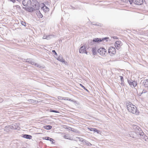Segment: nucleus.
I'll use <instances>...</instances> for the list:
<instances>
[{
  "instance_id": "obj_1",
  "label": "nucleus",
  "mask_w": 148,
  "mask_h": 148,
  "mask_svg": "<svg viewBox=\"0 0 148 148\" xmlns=\"http://www.w3.org/2000/svg\"><path fill=\"white\" fill-rule=\"evenodd\" d=\"M126 105L127 110L129 112L136 115L139 114V112L137 110V108L135 106L130 102L126 103Z\"/></svg>"
},
{
  "instance_id": "obj_2",
  "label": "nucleus",
  "mask_w": 148,
  "mask_h": 148,
  "mask_svg": "<svg viewBox=\"0 0 148 148\" xmlns=\"http://www.w3.org/2000/svg\"><path fill=\"white\" fill-rule=\"evenodd\" d=\"M133 128L134 130L136 132L138 133V134L140 136H143L144 134V133L142 131L141 129L139 126L134 125H133Z\"/></svg>"
},
{
  "instance_id": "obj_3",
  "label": "nucleus",
  "mask_w": 148,
  "mask_h": 148,
  "mask_svg": "<svg viewBox=\"0 0 148 148\" xmlns=\"http://www.w3.org/2000/svg\"><path fill=\"white\" fill-rule=\"evenodd\" d=\"M32 1L33 2L31 5L33 6L32 7L34 11L36 10H38L40 7L39 3L36 0H33Z\"/></svg>"
},
{
  "instance_id": "obj_4",
  "label": "nucleus",
  "mask_w": 148,
  "mask_h": 148,
  "mask_svg": "<svg viewBox=\"0 0 148 148\" xmlns=\"http://www.w3.org/2000/svg\"><path fill=\"white\" fill-rule=\"evenodd\" d=\"M108 52L111 56L115 55L116 53V50L115 47H110L108 49Z\"/></svg>"
},
{
  "instance_id": "obj_5",
  "label": "nucleus",
  "mask_w": 148,
  "mask_h": 148,
  "mask_svg": "<svg viewBox=\"0 0 148 148\" xmlns=\"http://www.w3.org/2000/svg\"><path fill=\"white\" fill-rule=\"evenodd\" d=\"M98 52L101 55L104 56L107 54L106 50L104 48H100L98 50Z\"/></svg>"
},
{
  "instance_id": "obj_6",
  "label": "nucleus",
  "mask_w": 148,
  "mask_h": 148,
  "mask_svg": "<svg viewBox=\"0 0 148 148\" xmlns=\"http://www.w3.org/2000/svg\"><path fill=\"white\" fill-rule=\"evenodd\" d=\"M127 82L131 87L133 86V87H135L137 85V82L135 81H133L131 79H127Z\"/></svg>"
},
{
  "instance_id": "obj_7",
  "label": "nucleus",
  "mask_w": 148,
  "mask_h": 148,
  "mask_svg": "<svg viewBox=\"0 0 148 148\" xmlns=\"http://www.w3.org/2000/svg\"><path fill=\"white\" fill-rule=\"evenodd\" d=\"M32 3L30 0H23V4L25 6H27L31 5Z\"/></svg>"
},
{
  "instance_id": "obj_8",
  "label": "nucleus",
  "mask_w": 148,
  "mask_h": 148,
  "mask_svg": "<svg viewBox=\"0 0 148 148\" xmlns=\"http://www.w3.org/2000/svg\"><path fill=\"white\" fill-rule=\"evenodd\" d=\"M122 45V42L120 41H116L114 45L115 47L117 49H119Z\"/></svg>"
},
{
  "instance_id": "obj_9",
  "label": "nucleus",
  "mask_w": 148,
  "mask_h": 148,
  "mask_svg": "<svg viewBox=\"0 0 148 148\" xmlns=\"http://www.w3.org/2000/svg\"><path fill=\"white\" fill-rule=\"evenodd\" d=\"M138 134V133L134 132H131L129 134L130 136L133 138H136Z\"/></svg>"
},
{
  "instance_id": "obj_10",
  "label": "nucleus",
  "mask_w": 148,
  "mask_h": 148,
  "mask_svg": "<svg viewBox=\"0 0 148 148\" xmlns=\"http://www.w3.org/2000/svg\"><path fill=\"white\" fill-rule=\"evenodd\" d=\"M133 2L137 5H141L143 3V0H133Z\"/></svg>"
},
{
  "instance_id": "obj_11",
  "label": "nucleus",
  "mask_w": 148,
  "mask_h": 148,
  "mask_svg": "<svg viewBox=\"0 0 148 148\" xmlns=\"http://www.w3.org/2000/svg\"><path fill=\"white\" fill-rule=\"evenodd\" d=\"M86 46L84 45L81 47L79 49V51L80 53H84L85 51Z\"/></svg>"
},
{
  "instance_id": "obj_12",
  "label": "nucleus",
  "mask_w": 148,
  "mask_h": 148,
  "mask_svg": "<svg viewBox=\"0 0 148 148\" xmlns=\"http://www.w3.org/2000/svg\"><path fill=\"white\" fill-rule=\"evenodd\" d=\"M10 125V128L11 130H18V127L16 125Z\"/></svg>"
},
{
  "instance_id": "obj_13",
  "label": "nucleus",
  "mask_w": 148,
  "mask_h": 148,
  "mask_svg": "<svg viewBox=\"0 0 148 148\" xmlns=\"http://www.w3.org/2000/svg\"><path fill=\"white\" fill-rule=\"evenodd\" d=\"M82 144L84 145H86L87 146H91L92 145L88 141L84 139L82 142Z\"/></svg>"
},
{
  "instance_id": "obj_14",
  "label": "nucleus",
  "mask_w": 148,
  "mask_h": 148,
  "mask_svg": "<svg viewBox=\"0 0 148 148\" xmlns=\"http://www.w3.org/2000/svg\"><path fill=\"white\" fill-rule=\"evenodd\" d=\"M22 136L24 138L28 139H31L32 137V136L26 134H22Z\"/></svg>"
},
{
  "instance_id": "obj_15",
  "label": "nucleus",
  "mask_w": 148,
  "mask_h": 148,
  "mask_svg": "<svg viewBox=\"0 0 148 148\" xmlns=\"http://www.w3.org/2000/svg\"><path fill=\"white\" fill-rule=\"evenodd\" d=\"M11 128H10V125L6 126L4 128V131L7 132H9L10 131Z\"/></svg>"
},
{
  "instance_id": "obj_16",
  "label": "nucleus",
  "mask_w": 148,
  "mask_h": 148,
  "mask_svg": "<svg viewBox=\"0 0 148 148\" xmlns=\"http://www.w3.org/2000/svg\"><path fill=\"white\" fill-rule=\"evenodd\" d=\"M25 10L27 11L32 12L34 11L32 7H29L27 8H25Z\"/></svg>"
},
{
  "instance_id": "obj_17",
  "label": "nucleus",
  "mask_w": 148,
  "mask_h": 148,
  "mask_svg": "<svg viewBox=\"0 0 148 148\" xmlns=\"http://www.w3.org/2000/svg\"><path fill=\"white\" fill-rule=\"evenodd\" d=\"M69 130L71 131L74 132H76L77 133H79V131L76 129L70 127H69Z\"/></svg>"
},
{
  "instance_id": "obj_18",
  "label": "nucleus",
  "mask_w": 148,
  "mask_h": 148,
  "mask_svg": "<svg viewBox=\"0 0 148 148\" xmlns=\"http://www.w3.org/2000/svg\"><path fill=\"white\" fill-rule=\"evenodd\" d=\"M57 59L59 61L62 62H65V60L64 59L62 56H59V57L57 58Z\"/></svg>"
},
{
  "instance_id": "obj_19",
  "label": "nucleus",
  "mask_w": 148,
  "mask_h": 148,
  "mask_svg": "<svg viewBox=\"0 0 148 148\" xmlns=\"http://www.w3.org/2000/svg\"><path fill=\"white\" fill-rule=\"evenodd\" d=\"M102 41V40L101 38H96L93 39V41L97 43H99Z\"/></svg>"
},
{
  "instance_id": "obj_20",
  "label": "nucleus",
  "mask_w": 148,
  "mask_h": 148,
  "mask_svg": "<svg viewBox=\"0 0 148 148\" xmlns=\"http://www.w3.org/2000/svg\"><path fill=\"white\" fill-rule=\"evenodd\" d=\"M26 62H28L29 63H30L32 64H34V62L33 60L30 59H27L26 60Z\"/></svg>"
},
{
  "instance_id": "obj_21",
  "label": "nucleus",
  "mask_w": 148,
  "mask_h": 148,
  "mask_svg": "<svg viewBox=\"0 0 148 148\" xmlns=\"http://www.w3.org/2000/svg\"><path fill=\"white\" fill-rule=\"evenodd\" d=\"M141 136V138L143 139V140L146 141H148V137L147 136L144 134L143 136Z\"/></svg>"
},
{
  "instance_id": "obj_22",
  "label": "nucleus",
  "mask_w": 148,
  "mask_h": 148,
  "mask_svg": "<svg viewBox=\"0 0 148 148\" xmlns=\"http://www.w3.org/2000/svg\"><path fill=\"white\" fill-rule=\"evenodd\" d=\"M43 127L46 129L49 130L51 129L52 126L49 125H46L44 126Z\"/></svg>"
},
{
  "instance_id": "obj_23",
  "label": "nucleus",
  "mask_w": 148,
  "mask_h": 148,
  "mask_svg": "<svg viewBox=\"0 0 148 148\" xmlns=\"http://www.w3.org/2000/svg\"><path fill=\"white\" fill-rule=\"evenodd\" d=\"M27 101L30 103H35L36 102V100L32 99H29L27 100Z\"/></svg>"
},
{
  "instance_id": "obj_24",
  "label": "nucleus",
  "mask_w": 148,
  "mask_h": 148,
  "mask_svg": "<svg viewBox=\"0 0 148 148\" xmlns=\"http://www.w3.org/2000/svg\"><path fill=\"white\" fill-rule=\"evenodd\" d=\"M92 51L93 54L94 55H96L97 54V52L96 51L95 47L93 48L92 49Z\"/></svg>"
},
{
  "instance_id": "obj_25",
  "label": "nucleus",
  "mask_w": 148,
  "mask_h": 148,
  "mask_svg": "<svg viewBox=\"0 0 148 148\" xmlns=\"http://www.w3.org/2000/svg\"><path fill=\"white\" fill-rule=\"evenodd\" d=\"M144 85L145 87H148V79H146L144 82Z\"/></svg>"
},
{
  "instance_id": "obj_26",
  "label": "nucleus",
  "mask_w": 148,
  "mask_h": 148,
  "mask_svg": "<svg viewBox=\"0 0 148 148\" xmlns=\"http://www.w3.org/2000/svg\"><path fill=\"white\" fill-rule=\"evenodd\" d=\"M14 7L16 8V9L18 10H21V7L18 5H16L14 6Z\"/></svg>"
},
{
  "instance_id": "obj_27",
  "label": "nucleus",
  "mask_w": 148,
  "mask_h": 148,
  "mask_svg": "<svg viewBox=\"0 0 148 148\" xmlns=\"http://www.w3.org/2000/svg\"><path fill=\"white\" fill-rule=\"evenodd\" d=\"M76 138L77 139H78V140L79 141H80V142H82H82H83V140H84V139H83V138H80V137H76Z\"/></svg>"
},
{
  "instance_id": "obj_28",
  "label": "nucleus",
  "mask_w": 148,
  "mask_h": 148,
  "mask_svg": "<svg viewBox=\"0 0 148 148\" xmlns=\"http://www.w3.org/2000/svg\"><path fill=\"white\" fill-rule=\"evenodd\" d=\"M43 8L44 9V10H45L46 11H49V9L47 7L45 6L44 7H43Z\"/></svg>"
},
{
  "instance_id": "obj_29",
  "label": "nucleus",
  "mask_w": 148,
  "mask_h": 148,
  "mask_svg": "<svg viewBox=\"0 0 148 148\" xmlns=\"http://www.w3.org/2000/svg\"><path fill=\"white\" fill-rule=\"evenodd\" d=\"M50 112H54L55 113H59V112L58 111L53 110L52 109H50Z\"/></svg>"
},
{
  "instance_id": "obj_30",
  "label": "nucleus",
  "mask_w": 148,
  "mask_h": 148,
  "mask_svg": "<svg viewBox=\"0 0 148 148\" xmlns=\"http://www.w3.org/2000/svg\"><path fill=\"white\" fill-rule=\"evenodd\" d=\"M50 138L49 137H45L43 138V139H45L47 140H49Z\"/></svg>"
},
{
  "instance_id": "obj_31",
  "label": "nucleus",
  "mask_w": 148,
  "mask_h": 148,
  "mask_svg": "<svg viewBox=\"0 0 148 148\" xmlns=\"http://www.w3.org/2000/svg\"><path fill=\"white\" fill-rule=\"evenodd\" d=\"M80 86L82 87L83 88L84 90H86V91H88V90L86 88H85V87L82 84H80Z\"/></svg>"
},
{
  "instance_id": "obj_32",
  "label": "nucleus",
  "mask_w": 148,
  "mask_h": 148,
  "mask_svg": "<svg viewBox=\"0 0 148 148\" xmlns=\"http://www.w3.org/2000/svg\"><path fill=\"white\" fill-rule=\"evenodd\" d=\"M93 131L95 132H97V133H99V130H97L95 128H94Z\"/></svg>"
},
{
  "instance_id": "obj_33",
  "label": "nucleus",
  "mask_w": 148,
  "mask_h": 148,
  "mask_svg": "<svg viewBox=\"0 0 148 148\" xmlns=\"http://www.w3.org/2000/svg\"><path fill=\"white\" fill-rule=\"evenodd\" d=\"M21 23L24 26H26V24L25 22L22 21H21Z\"/></svg>"
},
{
  "instance_id": "obj_34",
  "label": "nucleus",
  "mask_w": 148,
  "mask_h": 148,
  "mask_svg": "<svg viewBox=\"0 0 148 148\" xmlns=\"http://www.w3.org/2000/svg\"><path fill=\"white\" fill-rule=\"evenodd\" d=\"M120 77L121 82H124V78H123V77L121 76H120Z\"/></svg>"
},
{
  "instance_id": "obj_35",
  "label": "nucleus",
  "mask_w": 148,
  "mask_h": 148,
  "mask_svg": "<svg viewBox=\"0 0 148 148\" xmlns=\"http://www.w3.org/2000/svg\"><path fill=\"white\" fill-rule=\"evenodd\" d=\"M52 36L51 35H49L45 37V39H49L51 38L50 37Z\"/></svg>"
},
{
  "instance_id": "obj_36",
  "label": "nucleus",
  "mask_w": 148,
  "mask_h": 148,
  "mask_svg": "<svg viewBox=\"0 0 148 148\" xmlns=\"http://www.w3.org/2000/svg\"><path fill=\"white\" fill-rule=\"evenodd\" d=\"M51 142H52V143L53 144V143H55V142H54L53 141H55L52 138H50L49 139V140Z\"/></svg>"
},
{
  "instance_id": "obj_37",
  "label": "nucleus",
  "mask_w": 148,
  "mask_h": 148,
  "mask_svg": "<svg viewBox=\"0 0 148 148\" xmlns=\"http://www.w3.org/2000/svg\"><path fill=\"white\" fill-rule=\"evenodd\" d=\"M95 42H94L93 41V40H92L91 41V42H90V45H94V43H95Z\"/></svg>"
},
{
  "instance_id": "obj_38",
  "label": "nucleus",
  "mask_w": 148,
  "mask_h": 148,
  "mask_svg": "<svg viewBox=\"0 0 148 148\" xmlns=\"http://www.w3.org/2000/svg\"><path fill=\"white\" fill-rule=\"evenodd\" d=\"M108 38H108V37H105V38H103L101 40H102V41H104L105 40H106L107 39H108Z\"/></svg>"
},
{
  "instance_id": "obj_39",
  "label": "nucleus",
  "mask_w": 148,
  "mask_h": 148,
  "mask_svg": "<svg viewBox=\"0 0 148 148\" xmlns=\"http://www.w3.org/2000/svg\"><path fill=\"white\" fill-rule=\"evenodd\" d=\"M52 52L53 53H54V54L56 56H57V54L55 50H52Z\"/></svg>"
},
{
  "instance_id": "obj_40",
  "label": "nucleus",
  "mask_w": 148,
  "mask_h": 148,
  "mask_svg": "<svg viewBox=\"0 0 148 148\" xmlns=\"http://www.w3.org/2000/svg\"><path fill=\"white\" fill-rule=\"evenodd\" d=\"M63 98V99L64 100H69V98L68 97H64Z\"/></svg>"
},
{
  "instance_id": "obj_41",
  "label": "nucleus",
  "mask_w": 148,
  "mask_h": 148,
  "mask_svg": "<svg viewBox=\"0 0 148 148\" xmlns=\"http://www.w3.org/2000/svg\"><path fill=\"white\" fill-rule=\"evenodd\" d=\"M94 128H91V127H88V128L90 131H93V130H94Z\"/></svg>"
},
{
  "instance_id": "obj_42",
  "label": "nucleus",
  "mask_w": 148,
  "mask_h": 148,
  "mask_svg": "<svg viewBox=\"0 0 148 148\" xmlns=\"http://www.w3.org/2000/svg\"><path fill=\"white\" fill-rule=\"evenodd\" d=\"M69 101H73L75 103H76L77 101H74L72 99H69Z\"/></svg>"
},
{
  "instance_id": "obj_43",
  "label": "nucleus",
  "mask_w": 148,
  "mask_h": 148,
  "mask_svg": "<svg viewBox=\"0 0 148 148\" xmlns=\"http://www.w3.org/2000/svg\"><path fill=\"white\" fill-rule=\"evenodd\" d=\"M35 66H37L38 67H40V65L39 64H35Z\"/></svg>"
},
{
  "instance_id": "obj_44",
  "label": "nucleus",
  "mask_w": 148,
  "mask_h": 148,
  "mask_svg": "<svg viewBox=\"0 0 148 148\" xmlns=\"http://www.w3.org/2000/svg\"><path fill=\"white\" fill-rule=\"evenodd\" d=\"M121 82V85L122 86H124L125 85H124V82Z\"/></svg>"
},
{
  "instance_id": "obj_45",
  "label": "nucleus",
  "mask_w": 148,
  "mask_h": 148,
  "mask_svg": "<svg viewBox=\"0 0 148 148\" xmlns=\"http://www.w3.org/2000/svg\"><path fill=\"white\" fill-rule=\"evenodd\" d=\"M64 97H58V99H63V98Z\"/></svg>"
},
{
  "instance_id": "obj_46",
  "label": "nucleus",
  "mask_w": 148,
  "mask_h": 148,
  "mask_svg": "<svg viewBox=\"0 0 148 148\" xmlns=\"http://www.w3.org/2000/svg\"><path fill=\"white\" fill-rule=\"evenodd\" d=\"M132 1H133V0H129V2H130V3L131 4H132V3H133Z\"/></svg>"
},
{
  "instance_id": "obj_47",
  "label": "nucleus",
  "mask_w": 148,
  "mask_h": 148,
  "mask_svg": "<svg viewBox=\"0 0 148 148\" xmlns=\"http://www.w3.org/2000/svg\"><path fill=\"white\" fill-rule=\"evenodd\" d=\"M67 136H66V135H64V138L65 139H68V138H67Z\"/></svg>"
},
{
  "instance_id": "obj_48",
  "label": "nucleus",
  "mask_w": 148,
  "mask_h": 148,
  "mask_svg": "<svg viewBox=\"0 0 148 148\" xmlns=\"http://www.w3.org/2000/svg\"><path fill=\"white\" fill-rule=\"evenodd\" d=\"M113 38L114 39H116V38H117V37L116 36H114L113 37Z\"/></svg>"
},
{
  "instance_id": "obj_49",
  "label": "nucleus",
  "mask_w": 148,
  "mask_h": 148,
  "mask_svg": "<svg viewBox=\"0 0 148 148\" xmlns=\"http://www.w3.org/2000/svg\"><path fill=\"white\" fill-rule=\"evenodd\" d=\"M88 53V52L86 51V50L85 51H84V53H86V54H88V53Z\"/></svg>"
},
{
  "instance_id": "obj_50",
  "label": "nucleus",
  "mask_w": 148,
  "mask_h": 148,
  "mask_svg": "<svg viewBox=\"0 0 148 148\" xmlns=\"http://www.w3.org/2000/svg\"><path fill=\"white\" fill-rule=\"evenodd\" d=\"M40 16L41 18L42 17L43 15L42 14H41Z\"/></svg>"
},
{
  "instance_id": "obj_51",
  "label": "nucleus",
  "mask_w": 148,
  "mask_h": 148,
  "mask_svg": "<svg viewBox=\"0 0 148 148\" xmlns=\"http://www.w3.org/2000/svg\"><path fill=\"white\" fill-rule=\"evenodd\" d=\"M66 129H67V130H69V127H66Z\"/></svg>"
},
{
  "instance_id": "obj_52",
  "label": "nucleus",
  "mask_w": 148,
  "mask_h": 148,
  "mask_svg": "<svg viewBox=\"0 0 148 148\" xmlns=\"http://www.w3.org/2000/svg\"><path fill=\"white\" fill-rule=\"evenodd\" d=\"M45 36H43V39H45Z\"/></svg>"
},
{
  "instance_id": "obj_53",
  "label": "nucleus",
  "mask_w": 148,
  "mask_h": 148,
  "mask_svg": "<svg viewBox=\"0 0 148 148\" xmlns=\"http://www.w3.org/2000/svg\"><path fill=\"white\" fill-rule=\"evenodd\" d=\"M25 7H23V9H25Z\"/></svg>"
},
{
  "instance_id": "obj_54",
  "label": "nucleus",
  "mask_w": 148,
  "mask_h": 148,
  "mask_svg": "<svg viewBox=\"0 0 148 148\" xmlns=\"http://www.w3.org/2000/svg\"><path fill=\"white\" fill-rule=\"evenodd\" d=\"M94 25H97V24H94Z\"/></svg>"
}]
</instances>
